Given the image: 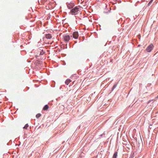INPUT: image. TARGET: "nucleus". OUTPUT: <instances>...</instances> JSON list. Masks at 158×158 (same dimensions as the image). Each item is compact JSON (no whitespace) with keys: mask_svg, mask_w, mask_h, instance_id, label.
Here are the masks:
<instances>
[{"mask_svg":"<svg viewBox=\"0 0 158 158\" xmlns=\"http://www.w3.org/2000/svg\"><path fill=\"white\" fill-rule=\"evenodd\" d=\"M79 9V8L77 6H76L71 9L70 13L72 15H77L78 13Z\"/></svg>","mask_w":158,"mask_h":158,"instance_id":"1","label":"nucleus"},{"mask_svg":"<svg viewBox=\"0 0 158 158\" xmlns=\"http://www.w3.org/2000/svg\"><path fill=\"white\" fill-rule=\"evenodd\" d=\"M44 48L41 47L39 48L38 49L37 54L36 55V56H37L40 55H43L44 54L45 52L44 51Z\"/></svg>","mask_w":158,"mask_h":158,"instance_id":"2","label":"nucleus"},{"mask_svg":"<svg viewBox=\"0 0 158 158\" xmlns=\"http://www.w3.org/2000/svg\"><path fill=\"white\" fill-rule=\"evenodd\" d=\"M154 46L152 44H151L146 48L145 50L147 52H150L153 49Z\"/></svg>","mask_w":158,"mask_h":158,"instance_id":"3","label":"nucleus"},{"mask_svg":"<svg viewBox=\"0 0 158 158\" xmlns=\"http://www.w3.org/2000/svg\"><path fill=\"white\" fill-rule=\"evenodd\" d=\"M64 40L66 42H68L70 39V36L68 35H65L63 36Z\"/></svg>","mask_w":158,"mask_h":158,"instance_id":"4","label":"nucleus"},{"mask_svg":"<svg viewBox=\"0 0 158 158\" xmlns=\"http://www.w3.org/2000/svg\"><path fill=\"white\" fill-rule=\"evenodd\" d=\"M73 37L75 39H77L78 38L79 35L77 32L75 31L73 32Z\"/></svg>","mask_w":158,"mask_h":158,"instance_id":"5","label":"nucleus"},{"mask_svg":"<svg viewBox=\"0 0 158 158\" xmlns=\"http://www.w3.org/2000/svg\"><path fill=\"white\" fill-rule=\"evenodd\" d=\"M74 4L73 3H70L67 5V7L69 9H71L73 7Z\"/></svg>","mask_w":158,"mask_h":158,"instance_id":"6","label":"nucleus"},{"mask_svg":"<svg viewBox=\"0 0 158 158\" xmlns=\"http://www.w3.org/2000/svg\"><path fill=\"white\" fill-rule=\"evenodd\" d=\"M49 108V106L48 105H45L43 108V110H47Z\"/></svg>","mask_w":158,"mask_h":158,"instance_id":"7","label":"nucleus"},{"mask_svg":"<svg viewBox=\"0 0 158 158\" xmlns=\"http://www.w3.org/2000/svg\"><path fill=\"white\" fill-rule=\"evenodd\" d=\"M46 37L47 39H50L52 37V35L50 34H48L46 35Z\"/></svg>","mask_w":158,"mask_h":158,"instance_id":"8","label":"nucleus"},{"mask_svg":"<svg viewBox=\"0 0 158 158\" xmlns=\"http://www.w3.org/2000/svg\"><path fill=\"white\" fill-rule=\"evenodd\" d=\"M71 81L69 79H67L65 81V83L67 85H68Z\"/></svg>","mask_w":158,"mask_h":158,"instance_id":"9","label":"nucleus"},{"mask_svg":"<svg viewBox=\"0 0 158 158\" xmlns=\"http://www.w3.org/2000/svg\"><path fill=\"white\" fill-rule=\"evenodd\" d=\"M117 154L118 152H115L112 158H116L117 156Z\"/></svg>","mask_w":158,"mask_h":158,"instance_id":"10","label":"nucleus"},{"mask_svg":"<svg viewBox=\"0 0 158 158\" xmlns=\"http://www.w3.org/2000/svg\"><path fill=\"white\" fill-rule=\"evenodd\" d=\"M41 115L40 114H38L36 115V117L37 118H38L40 117L41 116Z\"/></svg>","mask_w":158,"mask_h":158,"instance_id":"11","label":"nucleus"},{"mask_svg":"<svg viewBox=\"0 0 158 158\" xmlns=\"http://www.w3.org/2000/svg\"><path fill=\"white\" fill-rule=\"evenodd\" d=\"M28 126H29V125L28 124H27L25 125V126L23 127V128L27 129V127H28Z\"/></svg>","mask_w":158,"mask_h":158,"instance_id":"12","label":"nucleus"},{"mask_svg":"<svg viewBox=\"0 0 158 158\" xmlns=\"http://www.w3.org/2000/svg\"><path fill=\"white\" fill-rule=\"evenodd\" d=\"M153 0H151L150 2H149L148 3V6H150L151 5V4L152 3V2L153 1Z\"/></svg>","mask_w":158,"mask_h":158,"instance_id":"13","label":"nucleus"},{"mask_svg":"<svg viewBox=\"0 0 158 158\" xmlns=\"http://www.w3.org/2000/svg\"><path fill=\"white\" fill-rule=\"evenodd\" d=\"M157 97H158V96Z\"/></svg>","mask_w":158,"mask_h":158,"instance_id":"14","label":"nucleus"}]
</instances>
